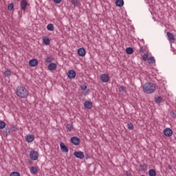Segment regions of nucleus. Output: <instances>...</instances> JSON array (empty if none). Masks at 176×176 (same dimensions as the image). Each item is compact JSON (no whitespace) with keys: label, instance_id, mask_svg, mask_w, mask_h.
<instances>
[{"label":"nucleus","instance_id":"f257e3e1","mask_svg":"<svg viewBox=\"0 0 176 176\" xmlns=\"http://www.w3.org/2000/svg\"><path fill=\"white\" fill-rule=\"evenodd\" d=\"M143 91L146 94H152L156 91V86L152 82H146L143 85Z\"/></svg>","mask_w":176,"mask_h":176},{"label":"nucleus","instance_id":"f03ea898","mask_svg":"<svg viewBox=\"0 0 176 176\" xmlns=\"http://www.w3.org/2000/svg\"><path fill=\"white\" fill-rule=\"evenodd\" d=\"M16 94L19 98H27L28 97V91L24 87H18L16 90Z\"/></svg>","mask_w":176,"mask_h":176},{"label":"nucleus","instance_id":"7ed1b4c3","mask_svg":"<svg viewBox=\"0 0 176 176\" xmlns=\"http://www.w3.org/2000/svg\"><path fill=\"white\" fill-rule=\"evenodd\" d=\"M30 157L32 159V160H38V158L39 157V153H38V151H31L30 153Z\"/></svg>","mask_w":176,"mask_h":176},{"label":"nucleus","instance_id":"20e7f679","mask_svg":"<svg viewBox=\"0 0 176 176\" xmlns=\"http://www.w3.org/2000/svg\"><path fill=\"white\" fill-rule=\"evenodd\" d=\"M70 142H72V144H73V145L77 146L80 144V139L76 136H74L71 138Z\"/></svg>","mask_w":176,"mask_h":176},{"label":"nucleus","instance_id":"39448f33","mask_svg":"<svg viewBox=\"0 0 176 176\" xmlns=\"http://www.w3.org/2000/svg\"><path fill=\"white\" fill-rule=\"evenodd\" d=\"M74 155L75 156V157H76L77 159H83L85 157V153H83V152L82 151H75L74 153Z\"/></svg>","mask_w":176,"mask_h":176},{"label":"nucleus","instance_id":"423d86ee","mask_svg":"<svg viewBox=\"0 0 176 176\" xmlns=\"http://www.w3.org/2000/svg\"><path fill=\"white\" fill-rule=\"evenodd\" d=\"M67 76L69 79H75L76 77V72L74 70H69L67 72Z\"/></svg>","mask_w":176,"mask_h":176},{"label":"nucleus","instance_id":"0eeeda50","mask_svg":"<svg viewBox=\"0 0 176 176\" xmlns=\"http://www.w3.org/2000/svg\"><path fill=\"white\" fill-rule=\"evenodd\" d=\"M100 80L102 82H103V83H108V82H109V76L106 74H102L100 76Z\"/></svg>","mask_w":176,"mask_h":176},{"label":"nucleus","instance_id":"6e6552de","mask_svg":"<svg viewBox=\"0 0 176 176\" xmlns=\"http://www.w3.org/2000/svg\"><path fill=\"white\" fill-rule=\"evenodd\" d=\"M164 134L166 137H171L173 135V130L170 128H166L164 130Z\"/></svg>","mask_w":176,"mask_h":176},{"label":"nucleus","instance_id":"1a4fd4ad","mask_svg":"<svg viewBox=\"0 0 176 176\" xmlns=\"http://www.w3.org/2000/svg\"><path fill=\"white\" fill-rule=\"evenodd\" d=\"M77 53L80 57H85L86 56V50L84 47L79 48Z\"/></svg>","mask_w":176,"mask_h":176},{"label":"nucleus","instance_id":"9d476101","mask_svg":"<svg viewBox=\"0 0 176 176\" xmlns=\"http://www.w3.org/2000/svg\"><path fill=\"white\" fill-rule=\"evenodd\" d=\"M60 146L62 152H65V153H68L69 150L68 149V146H67L65 144H64L63 142H61L60 144Z\"/></svg>","mask_w":176,"mask_h":176},{"label":"nucleus","instance_id":"9b49d317","mask_svg":"<svg viewBox=\"0 0 176 176\" xmlns=\"http://www.w3.org/2000/svg\"><path fill=\"white\" fill-rule=\"evenodd\" d=\"M27 5H28L27 0H22L21 1L20 6H21L22 10H23V12H25V10L27 9Z\"/></svg>","mask_w":176,"mask_h":176},{"label":"nucleus","instance_id":"f8f14e48","mask_svg":"<svg viewBox=\"0 0 176 176\" xmlns=\"http://www.w3.org/2000/svg\"><path fill=\"white\" fill-rule=\"evenodd\" d=\"M84 107L87 109H91V108H93V103L90 101L87 100L84 102Z\"/></svg>","mask_w":176,"mask_h":176},{"label":"nucleus","instance_id":"ddd939ff","mask_svg":"<svg viewBox=\"0 0 176 176\" xmlns=\"http://www.w3.org/2000/svg\"><path fill=\"white\" fill-rule=\"evenodd\" d=\"M29 65L30 67H36V65H38V59H35V58L31 59L29 61Z\"/></svg>","mask_w":176,"mask_h":176},{"label":"nucleus","instance_id":"4468645a","mask_svg":"<svg viewBox=\"0 0 176 176\" xmlns=\"http://www.w3.org/2000/svg\"><path fill=\"white\" fill-rule=\"evenodd\" d=\"M168 39L170 41V42H174L175 41V37L174 36V34L170 32H168L166 33Z\"/></svg>","mask_w":176,"mask_h":176},{"label":"nucleus","instance_id":"2eb2a0df","mask_svg":"<svg viewBox=\"0 0 176 176\" xmlns=\"http://www.w3.org/2000/svg\"><path fill=\"white\" fill-rule=\"evenodd\" d=\"M49 71H55L57 69V65L56 63H50L47 67Z\"/></svg>","mask_w":176,"mask_h":176},{"label":"nucleus","instance_id":"dca6fc26","mask_svg":"<svg viewBox=\"0 0 176 176\" xmlns=\"http://www.w3.org/2000/svg\"><path fill=\"white\" fill-rule=\"evenodd\" d=\"M25 140L27 142H32L35 140V136L34 135H28L26 136Z\"/></svg>","mask_w":176,"mask_h":176},{"label":"nucleus","instance_id":"f3484780","mask_svg":"<svg viewBox=\"0 0 176 176\" xmlns=\"http://www.w3.org/2000/svg\"><path fill=\"white\" fill-rule=\"evenodd\" d=\"M116 5L118 8H122L123 5H124V1L123 0H116Z\"/></svg>","mask_w":176,"mask_h":176},{"label":"nucleus","instance_id":"a211bd4d","mask_svg":"<svg viewBox=\"0 0 176 176\" xmlns=\"http://www.w3.org/2000/svg\"><path fill=\"white\" fill-rule=\"evenodd\" d=\"M126 54H133L134 53V49L131 47H129L126 48Z\"/></svg>","mask_w":176,"mask_h":176},{"label":"nucleus","instance_id":"6ab92c4d","mask_svg":"<svg viewBox=\"0 0 176 176\" xmlns=\"http://www.w3.org/2000/svg\"><path fill=\"white\" fill-rule=\"evenodd\" d=\"M148 64H155L156 63V60H155V57L150 56L147 59Z\"/></svg>","mask_w":176,"mask_h":176},{"label":"nucleus","instance_id":"aec40b11","mask_svg":"<svg viewBox=\"0 0 176 176\" xmlns=\"http://www.w3.org/2000/svg\"><path fill=\"white\" fill-rule=\"evenodd\" d=\"M10 134V129L7 127L5 129V130L3 132V135H5V137H8Z\"/></svg>","mask_w":176,"mask_h":176},{"label":"nucleus","instance_id":"412c9836","mask_svg":"<svg viewBox=\"0 0 176 176\" xmlns=\"http://www.w3.org/2000/svg\"><path fill=\"white\" fill-rule=\"evenodd\" d=\"M43 43H44V45H50V38H49V37H45L43 39Z\"/></svg>","mask_w":176,"mask_h":176},{"label":"nucleus","instance_id":"4be33fe9","mask_svg":"<svg viewBox=\"0 0 176 176\" xmlns=\"http://www.w3.org/2000/svg\"><path fill=\"white\" fill-rule=\"evenodd\" d=\"M67 131H72L74 130V125L72 124H68L66 125Z\"/></svg>","mask_w":176,"mask_h":176},{"label":"nucleus","instance_id":"5701e85b","mask_svg":"<svg viewBox=\"0 0 176 176\" xmlns=\"http://www.w3.org/2000/svg\"><path fill=\"white\" fill-rule=\"evenodd\" d=\"M148 175L149 176H156L157 175L156 170H155V169H150L148 170Z\"/></svg>","mask_w":176,"mask_h":176},{"label":"nucleus","instance_id":"b1692460","mask_svg":"<svg viewBox=\"0 0 176 176\" xmlns=\"http://www.w3.org/2000/svg\"><path fill=\"white\" fill-rule=\"evenodd\" d=\"M30 173H32V174H38V168L32 166L30 168Z\"/></svg>","mask_w":176,"mask_h":176},{"label":"nucleus","instance_id":"393cba45","mask_svg":"<svg viewBox=\"0 0 176 176\" xmlns=\"http://www.w3.org/2000/svg\"><path fill=\"white\" fill-rule=\"evenodd\" d=\"M47 30L48 31H53L54 30V25L52 23H50L47 25Z\"/></svg>","mask_w":176,"mask_h":176},{"label":"nucleus","instance_id":"a878e982","mask_svg":"<svg viewBox=\"0 0 176 176\" xmlns=\"http://www.w3.org/2000/svg\"><path fill=\"white\" fill-rule=\"evenodd\" d=\"M162 101H163V98H162V96H158L155 98V102L157 104H160V102H162Z\"/></svg>","mask_w":176,"mask_h":176},{"label":"nucleus","instance_id":"bb28decb","mask_svg":"<svg viewBox=\"0 0 176 176\" xmlns=\"http://www.w3.org/2000/svg\"><path fill=\"white\" fill-rule=\"evenodd\" d=\"M6 127V122L5 121H0V129H5Z\"/></svg>","mask_w":176,"mask_h":176},{"label":"nucleus","instance_id":"cd10ccee","mask_svg":"<svg viewBox=\"0 0 176 176\" xmlns=\"http://www.w3.org/2000/svg\"><path fill=\"white\" fill-rule=\"evenodd\" d=\"M71 3L72 5H74V6H78L80 2H79V0H72Z\"/></svg>","mask_w":176,"mask_h":176},{"label":"nucleus","instance_id":"c85d7f7f","mask_svg":"<svg viewBox=\"0 0 176 176\" xmlns=\"http://www.w3.org/2000/svg\"><path fill=\"white\" fill-rule=\"evenodd\" d=\"M119 91H120V93H123L124 94H126L127 93V91H126V87L123 86L119 88Z\"/></svg>","mask_w":176,"mask_h":176},{"label":"nucleus","instance_id":"c756f323","mask_svg":"<svg viewBox=\"0 0 176 176\" xmlns=\"http://www.w3.org/2000/svg\"><path fill=\"white\" fill-rule=\"evenodd\" d=\"M149 58V55L148 54H144L142 55L143 61H146Z\"/></svg>","mask_w":176,"mask_h":176},{"label":"nucleus","instance_id":"7c9ffc66","mask_svg":"<svg viewBox=\"0 0 176 176\" xmlns=\"http://www.w3.org/2000/svg\"><path fill=\"white\" fill-rule=\"evenodd\" d=\"M141 171H145L146 170V164H140Z\"/></svg>","mask_w":176,"mask_h":176},{"label":"nucleus","instance_id":"2f4dec72","mask_svg":"<svg viewBox=\"0 0 176 176\" xmlns=\"http://www.w3.org/2000/svg\"><path fill=\"white\" fill-rule=\"evenodd\" d=\"M12 75V72H10V70H6L5 72H4V76H7V77H9Z\"/></svg>","mask_w":176,"mask_h":176},{"label":"nucleus","instance_id":"473e14b6","mask_svg":"<svg viewBox=\"0 0 176 176\" xmlns=\"http://www.w3.org/2000/svg\"><path fill=\"white\" fill-rule=\"evenodd\" d=\"M127 127H128L129 130L134 129V125L133 124V123H128Z\"/></svg>","mask_w":176,"mask_h":176},{"label":"nucleus","instance_id":"72a5a7b5","mask_svg":"<svg viewBox=\"0 0 176 176\" xmlns=\"http://www.w3.org/2000/svg\"><path fill=\"white\" fill-rule=\"evenodd\" d=\"M14 8V5L13 4V3H10L8 5V10H13Z\"/></svg>","mask_w":176,"mask_h":176},{"label":"nucleus","instance_id":"f704fd0d","mask_svg":"<svg viewBox=\"0 0 176 176\" xmlns=\"http://www.w3.org/2000/svg\"><path fill=\"white\" fill-rule=\"evenodd\" d=\"M10 176H20V173L19 172H12L10 173Z\"/></svg>","mask_w":176,"mask_h":176},{"label":"nucleus","instance_id":"c9c22d12","mask_svg":"<svg viewBox=\"0 0 176 176\" xmlns=\"http://www.w3.org/2000/svg\"><path fill=\"white\" fill-rule=\"evenodd\" d=\"M45 61L46 63H52V61H53V58L52 57H47L45 58Z\"/></svg>","mask_w":176,"mask_h":176},{"label":"nucleus","instance_id":"e433bc0d","mask_svg":"<svg viewBox=\"0 0 176 176\" xmlns=\"http://www.w3.org/2000/svg\"><path fill=\"white\" fill-rule=\"evenodd\" d=\"M11 131H17V127L12 126L10 129Z\"/></svg>","mask_w":176,"mask_h":176},{"label":"nucleus","instance_id":"4c0bfd02","mask_svg":"<svg viewBox=\"0 0 176 176\" xmlns=\"http://www.w3.org/2000/svg\"><path fill=\"white\" fill-rule=\"evenodd\" d=\"M170 116H172V118H174V119H175V118H176L175 113H174V111H171L170 112Z\"/></svg>","mask_w":176,"mask_h":176},{"label":"nucleus","instance_id":"58836bf2","mask_svg":"<svg viewBox=\"0 0 176 176\" xmlns=\"http://www.w3.org/2000/svg\"><path fill=\"white\" fill-rule=\"evenodd\" d=\"M81 90H86L87 89V86L82 85L80 87Z\"/></svg>","mask_w":176,"mask_h":176},{"label":"nucleus","instance_id":"ea45409f","mask_svg":"<svg viewBox=\"0 0 176 176\" xmlns=\"http://www.w3.org/2000/svg\"><path fill=\"white\" fill-rule=\"evenodd\" d=\"M54 2L56 4L61 3V0H54Z\"/></svg>","mask_w":176,"mask_h":176},{"label":"nucleus","instance_id":"a19ab883","mask_svg":"<svg viewBox=\"0 0 176 176\" xmlns=\"http://www.w3.org/2000/svg\"><path fill=\"white\" fill-rule=\"evenodd\" d=\"M90 155L89 154H85V159L87 160V159H89Z\"/></svg>","mask_w":176,"mask_h":176},{"label":"nucleus","instance_id":"79ce46f5","mask_svg":"<svg viewBox=\"0 0 176 176\" xmlns=\"http://www.w3.org/2000/svg\"><path fill=\"white\" fill-rule=\"evenodd\" d=\"M168 170H173V166H171L170 165H169V166H168Z\"/></svg>","mask_w":176,"mask_h":176},{"label":"nucleus","instance_id":"37998d69","mask_svg":"<svg viewBox=\"0 0 176 176\" xmlns=\"http://www.w3.org/2000/svg\"><path fill=\"white\" fill-rule=\"evenodd\" d=\"M140 52L141 53H144V50L142 49V47L140 48Z\"/></svg>","mask_w":176,"mask_h":176},{"label":"nucleus","instance_id":"c03bdc74","mask_svg":"<svg viewBox=\"0 0 176 176\" xmlns=\"http://www.w3.org/2000/svg\"><path fill=\"white\" fill-rule=\"evenodd\" d=\"M86 93L87 94L90 93V89H87Z\"/></svg>","mask_w":176,"mask_h":176},{"label":"nucleus","instance_id":"a18cd8bd","mask_svg":"<svg viewBox=\"0 0 176 176\" xmlns=\"http://www.w3.org/2000/svg\"><path fill=\"white\" fill-rule=\"evenodd\" d=\"M126 175L129 176V173L126 172Z\"/></svg>","mask_w":176,"mask_h":176}]
</instances>
